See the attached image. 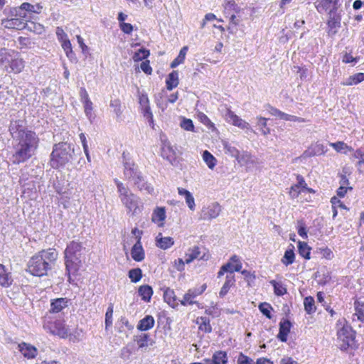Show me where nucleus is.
I'll list each match as a JSON object with an SVG mask.
<instances>
[{
  "instance_id": "1",
  "label": "nucleus",
  "mask_w": 364,
  "mask_h": 364,
  "mask_svg": "<svg viewBox=\"0 0 364 364\" xmlns=\"http://www.w3.org/2000/svg\"><path fill=\"white\" fill-rule=\"evenodd\" d=\"M57 258L58 252L55 250H41L30 259L27 265V272L36 277L46 275Z\"/></svg>"
},
{
  "instance_id": "2",
  "label": "nucleus",
  "mask_w": 364,
  "mask_h": 364,
  "mask_svg": "<svg viewBox=\"0 0 364 364\" xmlns=\"http://www.w3.org/2000/svg\"><path fill=\"white\" fill-rule=\"evenodd\" d=\"M86 248L79 242L72 241L65 250V264L66 274L70 279V274H76L82 266Z\"/></svg>"
},
{
  "instance_id": "3",
  "label": "nucleus",
  "mask_w": 364,
  "mask_h": 364,
  "mask_svg": "<svg viewBox=\"0 0 364 364\" xmlns=\"http://www.w3.org/2000/svg\"><path fill=\"white\" fill-rule=\"evenodd\" d=\"M39 139L38 136H25L24 139L14 141V153L11 160L14 164L26 162L34 154L38 147Z\"/></svg>"
},
{
  "instance_id": "4",
  "label": "nucleus",
  "mask_w": 364,
  "mask_h": 364,
  "mask_svg": "<svg viewBox=\"0 0 364 364\" xmlns=\"http://www.w3.org/2000/svg\"><path fill=\"white\" fill-rule=\"evenodd\" d=\"M75 145L72 143L60 142L54 144L50 154V166L53 168L65 166L74 159Z\"/></svg>"
},
{
  "instance_id": "5",
  "label": "nucleus",
  "mask_w": 364,
  "mask_h": 364,
  "mask_svg": "<svg viewBox=\"0 0 364 364\" xmlns=\"http://www.w3.org/2000/svg\"><path fill=\"white\" fill-rule=\"evenodd\" d=\"M114 183L117 188L119 198L122 203L125 206L127 210V213H131L132 215H136L141 212L140 198L134 194L127 186L117 179H114Z\"/></svg>"
},
{
  "instance_id": "6",
  "label": "nucleus",
  "mask_w": 364,
  "mask_h": 364,
  "mask_svg": "<svg viewBox=\"0 0 364 364\" xmlns=\"http://www.w3.org/2000/svg\"><path fill=\"white\" fill-rule=\"evenodd\" d=\"M355 332L348 325H344L337 331V345L341 350L353 348L355 344Z\"/></svg>"
},
{
  "instance_id": "7",
  "label": "nucleus",
  "mask_w": 364,
  "mask_h": 364,
  "mask_svg": "<svg viewBox=\"0 0 364 364\" xmlns=\"http://www.w3.org/2000/svg\"><path fill=\"white\" fill-rule=\"evenodd\" d=\"M9 132L14 141L22 139L26 136L36 135V134L25 127V123L22 120L11 121L9 125Z\"/></svg>"
},
{
  "instance_id": "8",
  "label": "nucleus",
  "mask_w": 364,
  "mask_h": 364,
  "mask_svg": "<svg viewBox=\"0 0 364 364\" xmlns=\"http://www.w3.org/2000/svg\"><path fill=\"white\" fill-rule=\"evenodd\" d=\"M4 13L7 16L6 18L1 20V25L8 29L22 30L28 26V23L19 20L15 16H9L8 9H5Z\"/></svg>"
},
{
  "instance_id": "9",
  "label": "nucleus",
  "mask_w": 364,
  "mask_h": 364,
  "mask_svg": "<svg viewBox=\"0 0 364 364\" xmlns=\"http://www.w3.org/2000/svg\"><path fill=\"white\" fill-rule=\"evenodd\" d=\"M328 16L326 32L328 36L333 37L341 27V14L328 13Z\"/></svg>"
},
{
  "instance_id": "10",
  "label": "nucleus",
  "mask_w": 364,
  "mask_h": 364,
  "mask_svg": "<svg viewBox=\"0 0 364 364\" xmlns=\"http://www.w3.org/2000/svg\"><path fill=\"white\" fill-rule=\"evenodd\" d=\"M221 211V207L218 203H213L207 207H203L200 213V220H209L216 218Z\"/></svg>"
},
{
  "instance_id": "11",
  "label": "nucleus",
  "mask_w": 364,
  "mask_h": 364,
  "mask_svg": "<svg viewBox=\"0 0 364 364\" xmlns=\"http://www.w3.org/2000/svg\"><path fill=\"white\" fill-rule=\"evenodd\" d=\"M161 155L173 166H176L179 162L176 153L169 142L163 144Z\"/></svg>"
},
{
  "instance_id": "12",
  "label": "nucleus",
  "mask_w": 364,
  "mask_h": 364,
  "mask_svg": "<svg viewBox=\"0 0 364 364\" xmlns=\"http://www.w3.org/2000/svg\"><path fill=\"white\" fill-rule=\"evenodd\" d=\"M224 117L228 122L241 129H249L250 127V124L247 122L240 118L230 109H226Z\"/></svg>"
},
{
  "instance_id": "13",
  "label": "nucleus",
  "mask_w": 364,
  "mask_h": 364,
  "mask_svg": "<svg viewBox=\"0 0 364 364\" xmlns=\"http://www.w3.org/2000/svg\"><path fill=\"white\" fill-rule=\"evenodd\" d=\"M224 117L228 122L241 129H249L250 127V124L247 122L240 118L230 109H226Z\"/></svg>"
},
{
  "instance_id": "14",
  "label": "nucleus",
  "mask_w": 364,
  "mask_h": 364,
  "mask_svg": "<svg viewBox=\"0 0 364 364\" xmlns=\"http://www.w3.org/2000/svg\"><path fill=\"white\" fill-rule=\"evenodd\" d=\"M140 173L138 166L134 162L129 161L124 162V176L129 181H132L136 177L139 178Z\"/></svg>"
},
{
  "instance_id": "15",
  "label": "nucleus",
  "mask_w": 364,
  "mask_h": 364,
  "mask_svg": "<svg viewBox=\"0 0 364 364\" xmlns=\"http://www.w3.org/2000/svg\"><path fill=\"white\" fill-rule=\"evenodd\" d=\"M24 68V62L22 59L16 58V53L11 55L9 65H6V72L19 73Z\"/></svg>"
},
{
  "instance_id": "16",
  "label": "nucleus",
  "mask_w": 364,
  "mask_h": 364,
  "mask_svg": "<svg viewBox=\"0 0 364 364\" xmlns=\"http://www.w3.org/2000/svg\"><path fill=\"white\" fill-rule=\"evenodd\" d=\"M134 341L136 342L138 348L144 351L155 343L148 333H141L139 335L134 336Z\"/></svg>"
},
{
  "instance_id": "17",
  "label": "nucleus",
  "mask_w": 364,
  "mask_h": 364,
  "mask_svg": "<svg viewBox=\"0 0 364 364\" xmlns=\"http://www.w3.org/2000/svg\"><path fill=\"white\" fill-rule=\"evenodd\" d=\"M136 242L131 250V255L136 262H141L144 259V251L141 242V236L136 237Z\"/></svg>"
},
{
  "instance_id": "18",
  "label": "nucleus",
  "mask_w": 364,
  "mask_h": 364,
  "mask_svg": "<svg viewBox=\"0 0 364 364\" xmlns=\"http://www.w3.org/2000/svg\"><path fill=\"white\" fill-rule=\"evenodd\" d=\"M18 349L22 355L28 359L34 358L37 355V348L25 342L19 343L18 345Z\"/></svg>"
},
{
  "instance_id": "19",
  "label": "nucleus",
  "mask_w": 364,
  "mask_h": 364,
  "mask_svg": "<svg viewBox=\"0 0 364 364\" xmlns=\"http://www.w3.org/2000/svg\"><path fill=\"white\" fill-rule=\"evenodd\" d=\"M9 16H15L19 20L27 23L30 16L28 15V11L26 8L23 7V4L18 7H13L8 9Z\"/></svg>"
},
{
  "instance_id": "20",
  "label": "nucleus",
  "mask_w": 364,
  "mask_h": 364,
  "mask_svg": "<svg viewBox=\"0 0 364 364\" xmlns=\"http://www.w3.org/2000/svg\"><path fill=\"white\" fill-rule=\"evenodd\" d=\"M291 323L288 319H284L279 323V333L277 338L282 342H287V336L290 332Z\"/></svg>"
},
{
  "instance_id": "21",
  "label": "nucleus",
  "mask_w": 364,
  "mask_h": 364,
  "mask_svg": "<svg viewBox=\"0 0 364 364\" xmlns=\"http://www.w3.org/2000/svg\"><path fill=\"white\" fill-rule=\"evenodd\" d=\"M69 299L67 298H57L50 301V313H59L63 309L68 307Z\"/></svg>"
},
{
  "instance_id": "22",
  "label": "nucleus",
  "mask_w": 364,
  "mask_h": 364,
  "mask_svg": "<svg viewBox=\"0 0 364 364\" xmlns=\"http://www.w3.org/2000/svg\"><path fill=\"white\" fill-rule=\"evenodd\" d=\"M155 320L151 315H146L137 324V329L141 331H146L154 326Z\"/></svg>"
},
{
  "instance_id": "23",
  "label": "nucleus",
  "mask_w": 364,
  "mask_h": 364,
  "mask_svg": "<svg viewBox=\"0 0 364 364\" xmlns=\"http://www.w3.org/2000/svg\"><path fill=\"white\" fill-rule=\"evenodd\" d=\"M138 294L141 300L149 302L154 294L152 287L149 284H144L138 288Z\"/></svg>"
},
{
  "instance_id": "24",
  "label": "nucleus",
  "mask_w": 364,
  "mask_h": 364,
  "mask_svg": "<svg viewBox=\"0 0 364 364\" xmlns=\"http://www.w3.org/2000/svg\"><path fill=\"white\" fill-rule=\"evenodd\" d=\"M15 51L5 48H0V68L6 70V65H9V61L11 55H14Z\"/></svg>"
},
{
  "instance_id": "25",
  "label": "nucleus",
  "mask_w": 364,
  "mask_h": 364,
  "mask_svg": "<svg viewBox=\"0 0 364 364\" xmlns=\"http://www.w3.org/2000/svg\"><path fill=\"white\" fill-rule=\"evenodd\" d=\"M51 332L53 335H57L63 338L68 337L70 334L69 329L60 321L54 323L53 329Z\"/></svg>"
},
{
  "instance_id": "26",
  "label": "nucleus",
  "mask_w": 364,
  "mask_h": 364,
  "mask_svg": "<svg viewBox=\"0 0 364 364\" xmlns=\"http://www.w3.org/2000/svg\"><path fill=\"white\" fill-rule=\"evenodd\" d=\"M295 260L294 246L290 244L289 248L284 252V255L281 262L285 266H289L294 263Z\"/></svg>"
},
{
  "instance_id": "27",
  "label": "nucleus",
  "mask_w": 364,
  "mask_h": 364,
  "mask_svg": "<svg viewBox=\"0 0 364 364\" xmlns=\"http://www.w3.org/2000/svg\"><path fill=\"white\" fill-rule=\"evenodd\" d=\"M174 244L173 239L171 237H162L159 233L156 238V245L162 250H166Z\"/></svg>"
},
{
  "instance_id": "28",
  "label": "nucleus",
  "mask_w": 364,
  "mask_h": 364,
  "mask_svg": "<svg viewBox=\"0 0 364 364\" xmlns=\"http://www.w3.org/2000/svg\"><path fill=\"white\" fill-rule=\"evenodd\" d=\"M12 281L11 276L7 272L5 266L0 264V285L4 287H9Z\"/></svg>"
},
{
  "instance_id": "29",
  "label": "nucleus",
  "mask_w": 364,
  "mask_h": 364,
  "mask_svg": "<svg viewBox=\"0 0 364 364\" xmlns=\"http://www.w3.org/2000/svg\"><path fill=\"white\" fill-rule=\"evenodd\" d=\"M178 192L180 196H182L185 198L186 203H187L188 208L191 210H193L195 209L196 204L192 193L189 191L183 188H178Z\"/></svg>"
},
{
  "instance_id": "30",
  "label": "nucleus",
  "mask_w": 364,
  "mask_h": 364,
  "mask_svg": "<svg viewBox=\"0 0 364 364\" xmlns=\"http://www.w3.org/2000/svg\"><path fill=\"white\" fill-rule=\"evenodd\" d=\"M179 83L178 73L176 70H173L170 73L166 80V88L168 90H172L176 87Z\"/></svg>"
},
{
  "instance_id": "31",
  "label": "nucleus",
  "mask_w": 364,
  "mask_h": 364,
  "mask_svg": "<svg viewBox=\"0 0 364 364\" xmlns=\"http://www.w3.org/2000/svg\"><path fill=\"white\" fill-rule=\"evenodd\" d=\"M235 279L234 274H227L225 282L222 287L219 296L220 297H224L230 290V287L235 284Z\"/></svg>"
},
{
  "instance_id": "32",
  "label": "nucleus",
  "mask_w": 364,
  "mask_h": 364,
  "mask_svg": "<svg viewBox=\"0 0 364 364\" xmlns=\"http://www.w3.org/2000/svg\"><path fill=\"white\" fill-rule=\"evenodd\" d=\"M164 301L172 308H175L178 306L176 296L175 295V292L173 289L167 288L164 292Z\"/></svg>"
},
{
  "instance_id": "33",
  "label": "nucleus",
  "mask_w": 364,
  "mask_h": 364,
  "mask_svg": "<svg viewBox=\"0 0 364 364\" xmlns=\"http://www.w3.org/2000/svg\"><path fill=\"white\" fill-rule=\"evenodd\" d=\"M352 157L353 159H358L355 166L357 167L358 171L360 173H364V152L360 149H357L352 155Z\"/></svg>"
},
{
  "instance_id": "34",
  "label": "nucleus",
  "mask_w": 364,
  "mask_h": 364,
  "mask_svg": "<svg viewBox=\"0 0 364 364\" xmlns=\"http://www.w3.org/2000/svg\"><path fill=\"white\" fill-rule=\"evenodd\" d=\"M228 361L227 353L223 350L216 351L210 359L213 364H227Z\"/></svg>"
},
{
  "instance_id": "35",
  "label": "nucleus",
  "mask_w": 364,
  "mask_h": 364,
  "mask_svg": "<svg viewBox=\"0 0 364 364\" xmlns=\"http://www.w3.org/2000/svg\"><path fill=\"white\" fill-rule=\"evenodd\" d=\"M297 247L298 252L302 257H304L305 259H310L311 248L308 245L306 242L299 241Z\"/></svg>"
},
{
  "instance_id": "36",
  "label": "nucleus",
  "mask_w": 364,
  "mask_h": 364,
  "mask_svg": "<svg viewBox=\"0 0 364 364\" xmlns=\"http://www.w3.org/2000/svg\"><path fill=\"white\" fill-rule=\"evenodd\" d=\"M355 313L353 316H357V319L364 323V302L355 300L354 301Z\"/></svg>"
},
{
  "instance_id": "37",
  "label": "nucleus",
  "mask_w": 364,
  "mask_h": 364,
  "mask_svg": "<svg viewBox=\"0 0 364 364\" xmlns=\"http://www.w3.org/2000/svg\"><path fill=\"white\" fill-rule=\"evenodd\" d=\"M190 252L186 255V263L189 264L195 259H203L204 255H200V248L197 246L193 247V249L189 250Z\"/></svg>"
},
{
  "instance_id": "38",
  "label": "nucleus",
  "mask_w": 364,
  "mask_h": 364,
  "mask_svg": "<svg viewBox=\"0 0 364 364\" xmlns=\"http://www.w3.org/2000/svg\"><path fill=\"white\" fill-rule=\"evenodd\" d=\"M304 309L308 314L314 313L316 310L314 297L309 296L304 299Z\"/></svg>"
},
{
  "instance_id": "39",
  "label": "nucleus",
  "mask_w": 364,
  "mask_h": 364,
  "mask_svg": "<svg viewBox=\"0 0 364 364\" xmlns=\"http://www.w3.org/2000/svg\"><path fill=\"white\" fill-rule=\"evenodd\" d=\"M187 51H188V46L183 47L181 49L178 56L171 62V68H175L180 64L183 63L184 62Z\"/></svg>"
},
{
  "instance_id": "40",
  "label": "nucleus",
  "mask_w": 364,
  "mask_h": 364,
  "mask_svg": "<svg viewBox=\"0 0 364 364\" xmlns=\"http://www.w3.org/2000/svg\"><path fill=\"white\" fill-rule=\"evenodd\" d=\"M197 323H199V329L205 331V333H211L212 327L210 323V318L208 317L201 316L198 318Z\"/></svg>"
},
{
  "instance_id": "41",
  "label": "nucleus",
  "mask_w": 364,
  "mask_h": 364,
  "mask_svg": "<svg viewBox=\"0 0 364 364\" xmlns=\"http://www.w3.org/2000/svg\"><path fill=\"white\" fill-rule=\"evenodd\" d=\"M203 159L209 168H214L216 165L217 159L210 152L207 150L204 151L203 153Z\"/></svg>"
},
{
  "instance_id": "42",
  "label": "nucleus",
  "mask_w": 364,
  "mask_h": 364,
  "mask_svg": "<svg viewBox=\"0 0 364 364\" xmlns=\"http://www.w3.org/2000/svg\"><path fill=\"white\" fill-rule=\"evenodd\" d=\"M269 283L273 287L274 292L277 296H283L287 294V289L284 287L282 282L271 280Z\"/></svg>"
},
{
  "instance_id": "43",
  "label": "nucleus",
  "mask_w": 364,
  "mask_h": 364,
  "mask_svg": "<svg viewBox=\"0 0 364 364\" xmlns=\"http://www.w3.org/2000/svg\"><path fill=\"white\" fill-rule=\"evenodd\" d=\"M166 218V210L163 207H158L154 211L152 220L154 222H162Z\"/></svg>"
},
{
  "instance_id": "44",
  "label": "nucleus",
  "mask_w": 364,
  "mask_h": 364,
  "mask_svg": "<svg viewBox=\"0 0 364 364\" xmlns=\"http://www.w3.org/2000/svg\"><path fill=\"white\" fill-rule=\"evenodd\" d=\"M129 278L132 282L136 283L140 281L142 277V271L140 268H134L128 272Z\"/></svg>"
},
{
  "instance_id": "45",
  "label": "nucleus",
  "mask_w": 364,
  "mask_h": 364,
  "mask_svg": "<svg viewBox=\"0 0 364 364\" xmlns=\"http://www.w3.org/2000/svg\"><path fill=\"white\" fill-rule=\"evenodd\" d=\"M150 54L149 50L144 48H141L138 50V51L135 52L133 55V60L135 62L141 61L143 60L146 59Z\"/></svg>"
},
{
  "instance_id": "46",
  "label": "nucleus",
  "mask_w": 364,
  "mask_h": 364,
  "mask_svg": "<svg viewBox=\"0 0 364 364\" xmlns=\"http://www.w3.org/2000/svg\"><path fill=\"white\" fill-rule=\"evenodd\" d=\"M296 224H297L296 229H297L299 235L300 237H301L303 239H307V237H308L307 227H306V223L304 221V220L301 219V220H297Z\"/></svg>"
},
{
  "instance_id": "47",
  "label": "nucleus",
  "mask_w": 364,
  "mask_h": 364,
  "mask_svg": "<svg viewBox=\"0 0 364 364\" xmlns=\"http://www.w3.org/2000/svg\"><path fill=\"white\" fill-rule=\"evenodd\" d=\"M223 148L225 150V153L227 154H229L232 157L236 158V156L238 155L239 150L231 145V144L228 143V141H223Z\"/></svg>"
},
{
  "instance_id": "48",
  "label": "nucleus",
  "mask_w": 364,
  "mask_h": 364,
  "mask_svg": "<svg viewBox=\"0 0 364 364\" xmlns=\"http://www.w3.org/2000/svg\"><path fill=\"white\" fill-rule=\"evenodd\" d=\"M258 308L260 312L267 318H272L271 311L273 309L269 304L266 302L260 303Z\"/></svg>"
},
{
  "instance_id": "49",
  "label": "nucleus",
  "mask_w": 364,
  "mask_h": 364,
  "mask_svg": "<svg viewBox=\"0 0 364 364\" xmlns=\"http://www.w3.org/2000/svg\"><path fill=\"white\" fill-rule=\"evenodd\" d=\"M239 164L245 165L249 163L251 159V154L248 151L238 152V155L235 158Z\"/></svg>"
},
{
  "instance_id": "50",
  "label": "nucleus",
  "mask_w": 364,
  "mask_h": 364,
  "mask_svg": "<svg viewBox=\"0 0 364 364\" xmlns=\"http://www.w3.org/2000/svg\"><path fill=\"white\" fill-rule=\"evenodd\" d=\"M267 119L264 117H257V124L260 127L262 134L267 135L270 133V129L267 127Z\"/></svg>"
},
{
  "instance_id": "51",
  "label": "nucleus",
  "mask_w": 364,
  "mask_h": 364,
  "mask_svg": "<svg viewBox=\"0 0 364 364\" xmlns=\"http://www.w3.org/2000/svg\"><path fill=\"white\" fill-rule=\"evenodd\" d=\"M331 4L332 0H320L317 2L316 7L318 11L321 13L323 11H326L328 9H330Z\"/></svg>"
},
{
  "instance_id": "52",
  "label": "nucleus",
  "mask_w": 364,
  "mask_h": 364,
  "mask_svg": "<svg viewBox=\"0 0 364 364\" xmlns=\"http://www.w3.org/2000/svg\"><path fill=\"white\" fill-rule=\"evenodd\" d=\"M23 7L24 9L26 8V11H27L28 12L36 14H40L41 9H43L42 6H41L38 4L36 5H32L27 2L23 3Z\"/></svg>"
},
{
  "instance_id": "53",
  "label": "nucleus",
  "mask_w": 364,
  "mask_h": 364,
  "mask_svg": "<svg viewBox=\"0 0 364 364\" xmlns=\"http://www.w3.org/2000/svg\"><path fill=\"white\" fill-rule=\"evenodd\" d=\"M364 80V73H358L349 77L348 85H357Z\"/></svg>"
},
{
  "instance_id": "54",
  "label": "nucleus",
  "mask_w": 364,
  "mask_h": 364,
  "mask_svg": "<svg viewBox=\"0 0 364 364\" xmlns=\"http://www.w3.org/2000/svg\"><path fill=\"white\" fill-rule=\"evenodd\" d=\"M330 145L338 152H343L344 154H346V151H344L345 149H348L350 151L352 150V149L349 148L343 141L331 143Z\"/></svg>"
},
{
  "instance_id": "55",
  "label": "nucleus",
  "mask_w": 364,
  "mask_h": 364,
  "mask_svg": "<svg viewBox=\"0 0 364 364\" xmlns=\"http://www.w3.org/2000/svg\"><path fill=\"white\" fill-rule=\"evenodd\" d=\"M207 288L206 284H203L200 287L190 289L188 292L191 294L192 299L196 298L197 296L202 294Z\"/></svg>"
},
{
  "instance_id": "56",
  "label": "nucleus",
  "mask_w": 364,
  "mask_h": 364,
  "mask_svg": "<svg viewBox=\"0 0 364 364\" xmlns=\"http://www.w3.org/2000/svg\"><path fill=\"white\" fill-rule=\"evenodd\" d=\"M135 186H136L139 191H146L147 193L152 194L154 193V187L146 181L139 183Z\"/></svg>"
},
{
  "instance_id": "57",
  "label": "nucleus",
  "mask_w": 364,
  "mask_h": 364,
  "mask_svg": "<svg viewBox=\"0 0 364 364\" xmlns=\"http://www.w3.org/2000/svg\"><path fill=\"white\" fill-rule=\"evenodd\" d=\"M306 183L303 178V176L298 175L297 176V184L294 186L291 187V190L296 192V194L294 196H298L299 193H300L298 189L301 187L306 188Z\"/></svg>"
},
{
  "instance_id": "58",
  "label": "nucleus",
  "mask_w": 364,
  "mask_h": 364,
  "mask_svg": "<svg viewBox=\"0 0 364 364\" xmlns=\"http://www.w3.org/2000/svg\"><path fill=\"white\" fill-rule=\"evenodd\" d=\"M180 125L186 131H193L194 129L193 122L191 119L183 118Z\"/></svg>"
},
{
  "instance_id": "59",
  "label": "nucleus",
  "mask_w": 364,
  "mask_h": 364,
  "mask_svg": "<svg viewBox=\"0 0 364 364\" xmlns=\"http://www.w3.org/2000/svg\"><path fill=\"white\" fill-rule=\"evenodd\" d=\"M112 314H113V306H112V304H110L109 306L107 308V312L105 314L106 328L111 326L112 324Z\"/></svg>"
},
{
  "instance_id": "60",
  "label": "nucleus",
  "mask_w": 364,
  "mask_h": 364,
  "mask_svg": "<svg viewBox=\"0 0 364 364\" xmlns=\"http://www.w3.org/2000/svg\"><path fill=\"white\" fill-rule=\"evenodd\" d=\"M237 364H254V360L250 357L244 355L242 353H240L237 357Z\"/></svg>"
},
{
  "instance_id": "61",
  "label": "nucleus",
  "mask_w": 364,
  "mask_h": 364,
  "mask_svg": "<svg viewBox=\"0 0 364 364\" xmlns=\"http://www.w3.org/2000/svg\"><path fill=\"white\" fill-rule=\"evenodd\" d=\"M83 105H84L85 115L89 119V120L92 122V118L93 117L92 112V102L91 101L88 102H85V103H83Z\"/></svg>"
},
{
  "instance_id": "62",
  "label": "nucleus",
  "mask_w": 364,
  "mask_h": 364,
  "mask_svg": "<svg viewBox=\"0 0 364 364\" xmlns=\"http://www.w3.org/2000/svg\"><path fill=\"white\" fill-rule=\"evenodd\" d=\"M225 9L226 11H232L235 13H237L240 11V8L233 0H230L226 2Z\"/></svg>"
},
{
  "instance_id": "63",
  "label": "nucleus",
  "mask_w": 364,
  "mask_h": 364,
  "mask_svg": "<svg viewBox=\"0 0 364 364\" xmlns=\"http://www.w3.org/2000/svg\"><path fill=\"white\" fill-rule=\"evenodd\" d=\"M110 107L114 108V112L117 117L122 114L120 102L118 100L111 101Z\"/></svg>"
},
{
  "instance_id": "64",
  "label": "nucleus",
  "mask_w": 364,
  "mask_h": 364,
  "mask_svg": "<svg viewBox=\"0 0 364 364\" xmlns=\"http://www.w3.org/2000/svg\"><path fill=\"white\" fill-rule=\"evenodd\" d=\"M80 100L82 103L90 102L91 100L89 98L88 93L86 89L83 87H80L79 92Z\"/></svg>"
}]
</instances>
